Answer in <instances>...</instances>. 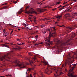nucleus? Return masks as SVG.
Returning <instances> with one entry per match:
<instances>
[{
    "instance_id": "f257e3e1",
    "label": "nucleus",
    "mask_w": 77,
    "mask_h": 77,
    "mask_svg": "<svg viewBox=\"0 0 77 77\" xmlns=\"http://www.w3.org/2000/svg\"><path fill=\"white\" fill-rule=\"evenodd\" d=\"M54 41L55 42H56L57 44L56 47L57 48H58L59 47H61V48H63V46H65V45H68V42H65L62 43L60 42V41L57 40V38H54Z\"/></svg>"
},
{
    "instance_id": "f03ea898",
    "label": "nucleus",
    "mask_w": 77,
    "mask_h": 77,
    "mask_svg": "<svg viewBox=\"0 0 77 77\" xmlns=\"http://www.w3.org/2000/svg\"><path fill=\"white\" fill-rule=\"evenodd\" d=\"M56 32L55 31L54 32V33L52 32H50L49 35V36L47 38L45 41H47L48 42L47 45L49 47L50 46V44L51 45L52 44V42H50V38L51 37H54V36H56Z\"/></svg>"
},
{
    "instance_id": "7ed1b4c3",
    "label": "nucleus",
    "mask_w": 77,
    "mask_h": 77,
    "mask_svg": "<svg viewBox=\"0 0 77 77\" xmlns=\"http://www.w3.org/2000/svg\"><path fill=\"white\" fill-rule=\"evenodd\" d=\"M69 57H68L67 59L66 60V61L65 63V65L66 66L67 64L68 65H70L71 63H73V57L72 56L71 53H69Z\"/></svg>"
},
{
    "instance_id": "20e7f679",
    "label": "nucleus",
    "mask_w": 77,
    "mask_h": 77,
    "mask_svg": "<svg viewBox=\"0 0 77 77\" xmlns=\"http://www.w3.org/2000/svg\"><path fill=\"white\" fill-rule=\"evenodd\" d=\"M12 53H14V51H12L10 53H8L6 55H5L4 56L2 57H0V60L5 61L7 60L6 59H11L9 56H10Z\"/></svg>"
},
{
    "instance_id": "39448f33",
    "label": "nucleus",
    "mask_w": 77,
    "mask_h": 77,
    "mask_svg": "<svg viewBox=\"0 0 77 77\" xmlns=\"http://www.w3.org/2000/svg\"><path fill=\"white\" fill-rule=\"evenodd\" d=\"M16 66H20L21 68H26V66L24 63H21L18 60H16L14 62Z\"/></svg>"
},
{
    "instance_id": "423d86ee",
    "label": "nucleus",
    "mask_w": 77,
    "mask_h": 77,
    "mask_svg": "<svg viewBox=\"0 0 77 77\" xmlns=\"http://www.w3.org/2000/svg\"><path fill=\"white\" fill-rule=\"evenodd\" d=\"M44 71H45V73L47 74L48 75H50V73L52 72L53 69L51 68V67L48 66L47 69H44Z\"/></svg>"
},
{
    "instance_id": "0eeeda50",
    "label": "nucleus",
    "mask_w": 77,
    "mask_h": 77,
    "mask_svg": "<svg viewBox=\"0 0 77 77\" xmlns=\"http://www.w3.org/2000/svg\"><path fill=\"white\" fill-rule=\"evenodd\" d=\"M75 28H77V27L76 25H75L73 26V27H67V30L66 31V33H69V32H71V30H73Z\"/></svg>"
},
{
    "instance_id": "6e6552de",
    "label": "nucleus",
    "mask_w": 77,
    "mask_h": 77,
    "mask_svg": "<svg viewBox=\"0 0 77 77\" xmlns=\"http://www.w3.org/2000/svg\"><path fill=\"white\" fill-rule=\"evenodd\" d=\"M29 8V6H27L26 8V10H25V13L26 14H30V13H31V14H33V13H34L35 14H38V13L36 11H32L31 12L29 11H27V8Z\"/></svg>"
},
{
    "instance_id": "1a4fd4ad",
    "label": "nucleus",
    "mask_w": 77,
    "mask_h": 77,
    "mask_svg": "<svg viewBox=\"0 0 77 77\" xmlns=\"http://www.w3.org/2000/svg\"><path fill=\"white\" fill-rule=\"evenodd\" d=\"M74 73L72 72H70L68 74V76L69 77H77V76L76 75H74Z\"/></svg>"
},
{
    "instance_id": "9d476101",
    "label": "nucleus",
    "mask_w": 77,
    "mask_h": 77,
    "mask_svg": "<svg viewBox=\"0 0 77 77\" xmlns=\"http://www.w3.org/2000/svg\"><path fill=\"white\" fill-rule=\"evenodd\" d=\"M36 58L35 57L33 59H32V60H29V61L31 65H32V64H33V61L36 60Z\"/></svg>"
},
{
    "instance_id": "9b49d317",
    "label": "nucleus",
    "mask_w": 77,
    "mask_h": 77,
    "mask_svg": "<svg viewBox=\"0 0 77 77\" xmlns=\"http://www.w3.org/2000/svg\"><path fill=\"white\" fill-rule=\"evenodd\" d=\"M37 11L38 12H43L44 11H45V9H42L41 8H38L37 9Z\"/></svg>"
},
{
    "instance_id": "f8f14e48",
    "label": "nucleus",
    "mask_w": 77,
    "mask_h": 77,
    "mask_svg": "<svg viewBox=\"0 0 77 77\" xmlns=\"http://www.w3.org/2000/svg\"><path fill=\"white\" fill-rule=\"evenodd\" d=\"M62 15L57 16H56V18H57L59 20H60V18H62Z\"/></svg>"
},
{
    "instance_id": "ddd939ff",
    "label": "nucleus",
    "mask_w": 77,
    "mask_h": 77,
    "mask_svg": "<svg viewBox=\"0 0 77 77\" xmlns=\"http://www.w3.org/2000/svg\"><path fill=\"white\" fill-rule=\"evenodd\" d=\"M11 45V46L12 47H17V45H16V44H13L12 43H11L10 44Z\"/></svg>"
},
{
    "instance_id": "4468645a",
    "label": "nucleus",
    "mask_w": 77,
    "mask_h": 77,
    "mask_svg": "<svg viewBox=\"0 0 77 77\" xmlns=\"http://www.w3.org/2000/svg\"><path fill=\"white\" fill-rule=\"evenodd\" d=\"M72 14L74 16H75V15H76V16H77V12H72Z\"/></svg>"
},
{
    "instance_id": "2eb2a0df",
    "label": "nucleus",
    "mask_w": 77,
    "mask_h": 77,
    "mask_svg": "<svg viewBox=\"0 0 77 77\" xmlns=\"http://www.w3.org/2000/svg\"><path fill=\"white\" fill-rule=\"evenodd\" d=\"M41 63H44V64H45V65H47L48 64V63H47L45 61H42L41 62Z\"/></svg>"
},
{
    "instance_id": "dca6fc26",
    "label": "nucleus",
    "mask_w": 77,
    "mask_h": 77,
    "mask_svg": "<svg viewBox=\"0 0 77 77\" xmlns=\"http://www.w3.org/2000/svg\"><path fill=\"white\" fill-rule=\"evenodd\" d=\"M2 47H3L4 46H5V47H7V48H9V46L7 45H5V44H3L2 45Z\"/></svg>"
},
{
    "instance_id": "f3484780",
    "label": "nucleus",
    "mask_w": 77,
    "mask_h": 77,
    "mask_svg": "<svg viewBox=\"0 0 77 77\" xmlns=\"http://www.w3.org/2000/svg\"><path fill=\"white\" fill-rule=\"evenodd\" d=\"M66 17H71V16L69 14V13H67L66 14Z\"/></svg>"
},
{
    "instance_id": "a211bd4d",
    "label": "nucleus",
    "mask_w": 77,
    "mask_h": 77,
    "mask_svg": "<svg viewBox=\"0 0 77 77\" xmlns=\"http://www.w3.org/2000/svg\"><path fill=\"white\" fill-rule=\"evenodd\" d=\"M43 21H46L47 20H50V19L48 18H45V19H43Z\"/></svg>"
},
{
    "instance_id": "6ab92c4d",
    "label": "nucleus",
    "mask_w": 77,
    "mask_h": 77,
    "mask_svg": "<svg viewBox=\"0 0 77 77\" xmlns=\"http://www.w3.org/2000/svg\"><path fill=\"white\" fill-rule=\"evenodd\" d=\"M35 68V67H32L30 69H27V71H30V69H33Z\"/></svg>"
},
{
    "instance_id": "aec40b11",
    "label": "nucleus",
    "mask_w": 77,
    "mask_h": 77,
    "mask_svg": "<svg viewBox=\"0 0 77 77\" xmlns=\"http://www.w3.org/2000/svg\"><path fill=\"white\" fill-rule=\"evenodd\" d=\"M56 74H54V75H55V77H57V75L58 74H57V72H56Z\"/></svg>"
},
{
    "instance_id": "412c9836",
    "label": "nucleus",
    "mask_w": 77,
    "mask_h": 77,
    "mask_svg": "<svg viewBox=\"0 0 77 77\" xmlns=\"http://www.w3.org/2000/svg\"><path fill=\"white\" fill-rule=\"evenodd\" d=\"M70 9H71V8H69V9H67V11H68L69 12H71L72 10H70Z\"/></svg>"
},
{
    "instance_id": "4be33fe9",
    "label": "nucleus",
    "mask_w": 77,
    "mask_h": 77,
    "mask_svg": "<svg viewBox=\"0 0 77 77\" xmlns=\"http://www.w3.org/2000/svg\"><path fill=\"white\" fill-rule=\"evenodd\" d=\"M34 22H36V18L35 17H34Z\"/></svg>"
},
{
    "instance_id": "5701e85b",
    "label": "nucleus",
    "mask_w": 77,
    "mask_h": 77,
    "mask_svg": "<svg viewBox=\"0 0 77 77\" xmlns=\"http://www.w3.org/2000/svg\"><path fill=\"white\" fill-rule=\"evenodd\" d=\"M22 11H21V10L19 11L18 12V14H21Z\"/></svg>"
},
{
    "instance_id": "b1692460",
    "label": "nucleus",
    "mask_w": 77,
    "mask_h": 77,
    "mask_svg": "<svg viewBox=\"0 0 77 77\" xmlns=\"http://www.w3.org/2000/svg\"><path fill=\"white\" fill-rule=\"evenodd\" d=\"M8 7V6H5L4 7L2 8V9H6Z\"/></svg>"
},
{
    "instance_id": "393cba45",
    "label": "nucleus",
    "mask_w": 77,
    "mask_h": 77,
    "mask_svg": "<svg viewBox=\"0 0 77 77\" xmlns=\"http://www.w3.org/2000/svg\"><path fill=\"white\" fill-rule=\"evenodd\" d=\"M52 29H53L55 31L56 30V29H55V27H52Z\"/></svg>"
},
{
    "instance_id": "a878e982",
    "label": "nucleus",
    "mask_w": 77,
    "mask_h": 77,
    "mask_svg": "<svg viewBox=\"0 0 77 77\" xmlns=\"http://www.w3.org/2000/svg\"><path fill=\"white\" fill-rule=\"evenodd\" d=\"M39 44H40V43H38V44H35V46H36V45H38Z\"/></svg>"
},
{
    "instance_id": "bb28decb",
    "label": "nucleus",
    "mask_w": 77,
    "mask_h": 77,
    "mask_svg": "<svg viewBox=\"0 0 77 77\" xmlns=\"http://www.w3.org/2000/svg\"><path fill=\"white\" fill-rule=\"evenodd\" d=\"M62 9H63V7L59 9V10H62Z\"/></svg>"
},
{
    "instance_id": "cd10ccee",
    "label": "nucleus",
    "mask_w": 77,
    "mask_h": 77,
    "mask_svg": "<svg viewBox=\"0 0 77 77\" xmlns=\"http://www.w3.org/2000/svg\"><path fill=\"white\" fill-rule=\"evenodd\" d=\"M17 41H20V39L18 38H17Z\"/></svg>"
},
{
    "instance_id": "c85d7f7f",
    "label": "nucleus",
    "mask_w": 77,
    "mask_h": 77,
    "mask_svg": "<svg viewBox=\"0 0 77 77\" xmlns=\"http://www.w3.org/2000/svg\"><path fill=\"white\" fill-rule=\"evenodd\" d=\"M44 26V25H40V27H42H42H43Z\"/></svg>"
},
{
    "instance_id": "c756f323",
    "label": "nucleus",
    "mask_w": 77,
    "mask_h": 77,
    "mask_svg": "<svg viewBox=\"0 0 77 77\" xmlns=\"http://www.w3.org/2000/svg\"><path fill=\"white\" fill-rule=\"evenodd\" d=\"M60 2H57V3L56 4V5H58V4H60Z\"/></svg>"
},
{
    "instance_id": "7c9ffc66",
    "label": "nucleus",
    "mask_w": 77,
    "mask_h": 77,
    "mask_svg": "<svg viewBox=\"0 0 77 77\" xmlns=\"http://www.w3.org/2000/svg\"><path fill=\"white\" fill-rule=\"evenodd\" d=\"M17 44L18 45H23V44H24V43H22V44H21V43L18 44V43Z\"/></svg>"
},
{
    "instance_id": "2f4dec72",
    "label": "nucleus",
    "mask_w": 77,
    "mask_h": 77,
    "mask_svg": "<svg viewBox=\"0 0 77 77\" xmlns=\"http://www.w3.org/2000/svg\"><path fill=\"white\" fill-rule=\"evenodd\" d=\"M40 77H44V76H43V75L42 74H41V76Z\"/></svg>"
},
{
    "instance_id": "473e14b6",
    "label": "nucleus",
    "mask_w": 77,
    "mask_h": 77,
    "mask_svg": "<svg viewBox=\"0 0 77 77\" xmlns=\"http://www.w3.org/2000/svg\"><path fill=\"white\" fill-rule=\"evenodd\" d=\"M74 67H72V68L71 69V70L72 71V70H73V69H74Z\"/></svg>"
},
{
    "instance_id": "72a5a7b5",
    "label": "nucleus",
    "mask_w": 77,
    "mask_h": 77,
    "mask_svg": "<svg viewBox=\"0 0 77 77\" xmlns=\"http://www.w3.org/2000/svg\"><path fill=\"white\" fill-rule=\"evenodd\" d=\"M62 5H60V6H59L58 7V8H61V7H62Z\"/></svg>"
},
{
    "instance_id": "f704fd0d",
    "label": "nucleus",
    "mask_w": 77,
    "mask_h": 77,
    "mask_svg": "<svg viewBox=\"0 0 77 77\" xmlns=\"http://www.w3.org/2000/svg\"><path fill=\"white\" fill-rule=\"evenodd\" d=\"M15 50H17L18 49V48H13Z\"/></svg>"
},
{
    "instance_id": "c9c22d12",
    "label": "nucleus",
    "mask_w": 77,
    "mask_h": 77,
    "mask_svg": "<svg viewBox=\"0 0 77 77\" xmlns=\"http://www.w3.org/2000/svg\"><path fill=\"white\" fill-rule=\"evenodd\" d=\"M68 3V2H65L63 3V4H66V3Z\"/></svg>"
},
{
    "instance_id": "e433bc0d",
    "label": "nucleus",
    "mask_w": 77,
    "mask_h": 77,
    "mask_svg": "<svg viewBox=\"0 0 77 77\" xmlns=\"http://www.w3.org/2000/svg\"><path fill=\"white\" fill-rule=\"evenodd\" d=\"M62 72H60L59 73V75H61V74H62Z\"/></svg>"
},
{
    "instance_id": "4c0bfd02",
    "label": "nucleus",
    "mask_w": 77,
    "mask_h": 77,
    "mask_svg": "<svg viewBox=\"0 0 77 77\" xmlns=\"http://www.w3.org/2000/svg\"><path fill=\"white\" fill-rule=\"evenodd\" d=\"M14 3L15 4H16V3H17V1H15L14 2Z\"/></svg>"
},
{
    "instance_id": "58836bf2",
    "label": "nucleus",
    "mask_w": 77,
    "mask_h": 77,
    "mask_svg": "<svg viewBox=\"0 0 77 77\" xmlns=\"http://www.w3.org/2000/svg\"><path fill=\"white\" fill-rule=\"evenodd\" d=\"M13 32V30H12V31L11 32V33H10L11 35H12V33Z\"/></svg>"
},
{
    "instance_id": "ea45409f",
    "label": "nucleus",
    "mask_w": 77,
    "mask_h": 77,
    "mask_svg": "<svg viewBox=\"0 0 77 77\" xmlns=\"http://www.w3.org/2000/svg\"><path fill=\"white\" fill-rule=\"evenodd\" d=\"M46 33V32H45V31H44L43 32V33L44 34H45V33Z\"/></svg>"
},
{
    "instance_id": "a19ab883",
    "label": "nucleus",
    "mask_w": 77,
    "mask_h": 77,
    "mask_svg": "<svg viewBox=\"0 0 77 77\" xmlns=\"http://www.w3.org/2000/svg\"><path fill=\"white\" fill-rule=\"evenodd\" d=\"M65 6H66L64 5V6H63L62 7H63V9H64V8H65Z\"/></svg>"
},
{
    "instance_id": "79ce46f5",
    "label": "nucleus",
    "mask_w": 77,
    "mask_h": 77,
    "mask_svg": "<svg viewBox=\"0 0 77 77\" xmlns=\"http://www.w3.org/2000/svg\"><path fill=\"white\" fill-rule=\"evenodd\" d=\"M56 9H57V8H54V9L52 10L53 11H55V10H56Z\"/></svg>"
},
{
    "instance_id": "37998d69",
    "label": "nucleus",
    "mask_w": 77,
    "mask_h": 77,
    "mask_svg": "<svg viewBox=\"0 0 77 77\" xmlns=\"http://www.w3.org/2000/svg\"><path fill=\"white\" fill-rule=\"evenodd\" d=\"M8 34H6L5 35V37L6 36H8Z\"/></svg>"
},
{
    "instance_id": "c03bdc74",
    "label": "nucleus",
    "mask_w": 77,
    "mask_h": 77,
    "mask_svg": "<svg viewBox=\"0 0 77 77\" xmlns=\"http://www.w3.org/2000/svg\"><path fill=\"white\" fill-rule=\"evenodd\" d=\"M24 26H26V27H27V25H26V24L25 23L24 24Z\"/></svg>"
},
{
    "instance_id": "a18cd8bd",
    "label": "nucleus",
    "mask_w": 77,
    "mask_h": 77,
    "mask_svg": "<svg viewBox=\"0 0 77 77\" xmlns=\"http://www.w3.org/2000/svg\"><path fill=\"white\" fill-rule=\"evenodd\" d=\"M63 26H64V27L65 26L63 25L59 26L60 27H63Z\"/></svg>"
},
{
    "instance_id": "49530a36",
    "label": "nucleus",
    "mask_w": 77,
    "mask_h": 77,
    "mask_svg": "<svg viewBox=\"0 0 77 77\" xmlns=\"http://www.w3.org/2000/svg\"><path fill=\"white\" fill-rule=\"evenodd\" d=\"M72 3H73V2L71 3V1H70V5H71L72 4Z\"/></svg>"
},
{
    "instance_id": "de8ad7c7",
    "label": "nucleus",
    "mask_w": 77,
    "mask_h": 77,
    "mask_svg": "<svg viewBox=\"0 0 77 77\" xmlns=\"http://www.w3.org/2000/svg\"><path fill=\"white\" fill-rule=\"evenodd\" d=\"M77 0H73L72 1H75V2H77Z\"/></svg>"
},
{
    "instance_id": "09e8293b",
    "label": "nucleus",
    "mask_w": 77,
    "mask_h": 77,
    "mask_svg": "<svg viewBox=\"0 0 77 77\" xmlns=\"http://www.w3.org/2000/svg\"><path fill=\"white\" fill-rule=\"evenodd\" d=\"M69 20L70 21H71V19H70V18H69Z\"/></svg>"
},
{
    "instance_id": "8fccbe9b",
    "label": "nucleus",
    "mask_w": 77,
    "mask_h": 77,
    "mask_svg": "<svg viewBox=\"0 0 77 77\" xmlns=\"http://www.w3.org/2000/svg\"><path fill=\"white\" fill-rule=\"evenodd\" d=\"M43 44V42H41L40 43V44Z\"/></svg>"
},
{
    "instance_id": "3c124183",
    "label": "nucleus",
    "mask_w": 77,
    "mask_h": 77,
    "mask_svg": "<svg viewBox=\"0 0 77 77\" xmlns=\"http://www.w3.org/2000/svg\"><path fill=\"white\" fill-rule=\"evenodd\" d=\"M32 42H33V43H35V42H36V41H33Z\"/></svg>"
},
{
    "instance_id": "603ef678",
    "label": "nucleus",
    "mask_w": 77,
    "mask_h": 77,
    "mask_svg": "<svg viewBox=\"0 0 77 77\" xmlns=\"http://www.w3.org/2000/svg\"><path fill=\"white\" fill-rule=\"evenodd\" d=\"M43 4H45V3H42V4H41L40 5V6H41V5H42V4H43Z\"/></svg>"
},
{
    "instance_id": "864d4df0",
    "label": "nucleus",
    "mask_w": 77,
    "mask_h": 77,
    "mask_svg": "<svg viewBox=\"0 0 77 77\" xmlns=\"http://www.w3.org/2000/svg\"><path fill=\"white\" fill-rule=\"evenodd\" d=\"M0 77H5V76H1Z\"/></svg>"
},
{
    "instance_id": "5fc2aeb1",
    "label": "nucleus",
    "mask_w": 77,
    "mask_h": 77,
    "mask_svg": "<svg viewBox=\"0 0 77 77\" xmlns=\"http://www.w3.org/2000/svg\"><path fill=\"white\" fill-rule=\"evenodd\" d=\"M9 25V26H12V25H11V24H8Z\"/></svg>"
},
{
    "instance_id": "6e6d98bb",
    "label": "nucleus",
    "mask_w": 77,
    "mask_h": 77,
    "mask_svg": "<svg viewBox=\"0 0 77 77\" xmlns=\"http://www.w3.org/2000/svg\"><path fill=\"white\" fill-rule=\"evenodd\" d=\"M47 30H48V31H50V29H48Z\"/></svg>"
},
{
    "instance_id": "4d7b16f0",
    "label": "nucleus",
    "mask_w": 77,
    "mask_h": 77,
    "mask_svg": "<svg viewBox=\"0 0 77 77\" xmlns=\"http://www.w3.org/2000/svg\"><path fill=\"white\" fill-rule=\"evenodd\" d=\"M6 75L7 76H8V75Z\"/></svg>"
},
{
    "instance_id": "13d9d810",
    "label": "nucleus",
    "mask_w": 77,
    "mask_h": 77,
    "mask_svg": "<svg viewBox=\"0 0 77 77\" xmlns=\"http://www.w3.org/2000/svg\"><path fill=\"white\" fill-rule=\"evenodd\" d=\"M35 24H37V23H36V22H34Z\"/></svg>"
},
{
    "instance_id": "bf43d9fd",
    "label": "nucleus",
    "mask_w": 77,
    "mask_h": 77,
    "mask_svg": "<svg viewBox=\"0 0 77 77\" xmlns=\"http://www.w3.org/2000/svg\"><path fill=\"white\" fill-rule=\"evenodd\" d=\"M64 66L63 65H62V67H64Z\"/></svg>"
},
{
    "instance_id": "052dcab7",
    "label": "nucleus",
    "mask_w": 77,
    "mask_h": 77,
    "mask_svg": "<svg viewBox=\"0 0 77 77\" xmlns=\"http://www.w3.org/2000/svg\"><path fill=\"white\" fill-rule=\"evenodd\" d=\"M29 20H31V17H29Z\"/></svg>"
},
{
    "instance_id": "680f3d73",
    "label": "nucleus",
    "mask_w": 77,
    "mask_h": 77,
    "mask_svg": "<svg viewBox=\"0 0 77 77\" xmlns=\"http://www.w3.org/2000/svg\"><path fill=\"white\" fill-rule=\"evenodd\" d=\"M74 36H75V34L74 33Z\"/></svg>"
},
{
    "instance_id": "e2e57ef3",
    "label": "nucleus",
    "mask_w": 77,
    "mask_h": 77,
    "mask_svg": "<svg viewBox=\"0 0 77 77\" xmlns=\"http://www.w3.org/2000/svg\"><path fill=\"white\" fill-rule=\"evenodd\" d=\"M45 0H43L42 2H44V1H45Z\"/></svg>"
},
{
    "instance_id": "0e129e2a",
    "label": "nucleus",
    "mask_w": 77,
    "mask_h": 77,
    "mask_svg": "<svg viewBox=\"0 0 77 77\" xmlns=\"http://www.w3.org/2000/svg\"><path fill=\"white\" fill-rule=\"evenodd\" d=\"M18 30H19V31L20 30V29H18Z\"/></svg>"
},
{
    "instance_id": "69168bd1",
    "label": "nucleus",
    "mask_w": 77,
    "mask_h": 77,
    "mask_svg": "<svg viewBox=\"0 0 77 77\" xmlns=\"http://www.w3.org/2000/svg\"><path fill=\"white\" fill-rule=\"evenodd\" d=\"M5 5H7V3H6L5 4Z\"/></svg>"
},
{
    "instance_id": "338daca9",
    "label": "nucleus",
    "mask_w": 77,
    "mask_h": 77,
    "mask_svg": "<svg viewBox=\"0 0 77 77\" xmlns=\"http://www.w3.org/2000/svg\"><path fill=\"white\" fill-rule=\"evenodd\" d=\"M57 21H59V19H57Z\"/></svg>"
},
{
    "instance_id": "774afa93",
    "label": "nucleus",
    "mask_w": 77,
    "mask_h": 77,
    "mask_svg": "<svg viewBox=\"0 0 77 77\" xmlns=\"http://www.w3.org/2000/svg\"><path fill=\"white\" fill-rule=\"evenodd\" d=\"M5 29H4V32H5Z\"/></svg>"
}]
</instances>
